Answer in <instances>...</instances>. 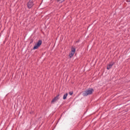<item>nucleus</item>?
Masks as SVG:
<instances>
[{"instance_id":"1","label":"nucleus","mask_w":130,"mask_h":130,"mask_svg":"<svg viewBox=\"0 0 130 130\" xmlns=\"http://www.w3.org/2000/svg\"><path fill=\"white\" fill-rule=\"evenodd\" d=\"M93 92H94V89L91 88H89L86 91H83L82 95L84 96H88V95H92Z\"/></svg>"},{"instance_id":"2","label":"nucleus","mask_w":130,"mask_h":130,"mask_svg":"<svg viewBox=\"0 0 130 130\" xmlns=\"http://www.w3.org/2000/svg\"><path fill=\"white\" fill-rule=\"evenodd\" d=\"M42 44V41L41 40H40L38 41V42L34 46L33 49H37Z\"/></svg>"},{"instance_id":"3","label":"nucleus","mask_w":130,"mask_h":130,"mask_svg":"<svg viewBox=\"0 0 130 130\" xmlns=\"http://www.w3.org/2000/svg\"><path fill=\"white\" fill-rule=\"evenodd\" d=\"M33 6H34V2L32 0H29L27 4V8L31 9Z\"/></svg>"},{"instance_id":"4","label":"nucleus","mask_w":130,"mask_h":130,"mask_svg":"<svg viewBox=\"0 0 130 130\" xmlns=\"http://www.w3.org/2000/svg\"><path fill=\"white\" fill-rule=\"evenodd\" d=\"M115 64V62L114 61L110 62L109 64L107 67V70H110L112 67H113V65Z\"/></svg>"},{"instance_id":"5","label":"nucleus","mask_w":130,"mask_h":130,"mask_svg":"<svg viewBox=\"0 0 130 130\" xmlns=\"http://www.w3.org/2000/svg\"><path fill=\"white\" fill-rule=\"evenodd\" d=\"M59 94L57 95L52 101L51 103H53V102H56V101H57L58 99H59Z\"/></svg>"},{"instance_id":"6","label":"nucleus","mask_w":130,"mask_h":130,"mask_svg":"<svg viewBox=\"0 0 130 130\" xmlns=\"http://www.w3.org/2000/svg\"><path fill=\"white\" fill-rule=\"evenodd\" d=\"M71 53H74L75 54V52H76V48H74V47H72L71 48Z\"/></svg>"},{"instance_id":"7","label":"nucleus","mask_w":130,"mask_h":130,"mask_svg":"<svg viewBox=\"0 0 130 130\" xmlns=\"http://www.w3.org/2000/svg\"><path fill=\"white\" fill-rule=\"evenodd\" d=\"M68 93H66L65 94L63 95V100H66L67 99V98L68 97Z\"/></svg>"},{"instance_id":"8","label":"nucleus","mask_w":130,"mask_h":130,"mask_svg":"<svg viewBox=\"0 0 130 130\" xmlns=\"http://www.w3.org/2000/svg\"><path fill=\"white\" fill-rule=\"evenodd\" d=\"M74 54H75L74 53H72L71 52V53L69 54V57L70 58H72V57H73V56H74Z\"/></svg>"},{"instance_id":"9","label":"nucleus","mask_w":130,"mask_h":130,"mask_svg":"<svg viewBox=\"0 0 130 130\" xmlns=\"http://www.w3.org/2000/svg\"><path fill=\"white\" fill-rule=\"evenodd\" d=\"M73 94H74V92L73 91L69 92V94H70L71 95H73Z\"/></svg>"},{"instance_id":"10","label":"nucleus","mask_w":130,"mask_h":130,"mask_svg":"<svg viewBox=\"0 0 130 130\" xmlns=\"http://www.w3.org/2000/svg\"><path fill=\"white\" fill-rule=\"evenodd\" d=\"M60 1H61V0H56V2H57V3H59V2H60Z\"/></svg>"},{"instance_id":"11","label":"nucleus","mask_w":130,"mask_h":130,"mask_svg":"<svg viewBox=\"0 0 130 130\" xmlns=\"http://www.w3.org/2000/svg\"><path fill=\"white\" fill-rule=\"evenodd\" d=\"M126 2H127V3H129V2H130V0H126Z\"/></svg>"},{"instance_id":"12","label":"nucleus","mask_w":130,"mask_h":130,"mask_svg":"<svg viewBox=\"0 0 130 130\" xmlns=\"http://www.w3.org/2000/svg\"><path fill=\"white\" fill-rule=\"evenodd\" d=\"M33 43V41H31L30 42V44H31V43Z\"/></svg>"},{"instance_id":"13","label":"nucleus","mask_w":130,"mask_h":130,"mask_svg":"<svg viewBox=\"0 0 130 130\" xmlns=\"http://www.w3.org/2000/svg\"><path fill=\"white\" fill-rule=\"evenodd\" d=\"M64 1H66V0H62V3L63 2H64Z\"/></svg>"},{"instance_id":"14","label":"nucleus","mask_w":130,"mask_h":130,"mask_svg":"<svg viewBox=\"0 0 130 130\" xmlns=\"http://www.w3.org/2000/svg\"><path fill=\"white\" fill-rule=\"evenodd\" d=\"M78 42H79V41H78L76 42V43H78Z\"/></svg>"}]
</instances>
